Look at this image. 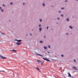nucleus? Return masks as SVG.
Segmentation results:
<instances>
[{"instance_id":"nucleus-19","label":"nucleus","mask_w":78,"mask_h":78,"mask_svg":"<svg viewBox=\"0 0 78 78\" xmlns=\"http://www.w3.org/2000/svg\"><path fill=\"white\" fill-rule=\"evenodd\" d=\"M5 72V71H0V72Z\"/></svg>"},{"instance_id":"nucleus-43","label":"nucleus","mask_w":78,"mask_h":78,"mask_svg":"<svg viewBox=\"0 0 78 78\" xmlns=\"http://www.w3.org/2000/svg\"><path fill=\"white\" fill-rule=\"evenodd\" d=\"M33 30H32V31H33Z\"/></svg>"},{"instance_id":"nucleus-27","label":"nucleus","mask_w":78,"mask_h":78,"mask_svg":"<svg viewBox=\"0 0 78 78\" xmlns=\"http://www.w3.org/2000/svg\"><path fill=\"white\" fill-rule=\"evenodd\" d=\"M10 4H11V5H12V4H13L12 2H11V3H10Z\"/></svg>"},{"instance_id":"nucleus-47","label":"nucleus","mask_w":78,"mask_h":78,"mask_svg":"<svg viewBox=\"0 0 78 78\" xmlns=\"http://www.w3.org/2000/svg\"><path fill=\"white\" fill-rule=\"evenodd\" d=\"M52 30H53V29H52Z\"/></svg>"},{"instance_id":"nucleus-44","label":"nucleus","mask_w":78,"mask_h":78,"mask_svg":"<svg viewBox=\"0 0 78 78\" xmlns=\"http://www.w3.org/2000/svg\"><path fill=\"white\" fill-rule=\"evenodd\" d=\"M38 26L39 27V25H38Z\"/></svg>"},{"instance_id":"nucleus-7","label":"nucleus","mask_w":78,"mask_h":78,"mask_svg":"<svg viewBox=\"0 0 78 78\" xmlns=\"http://www.w3.org/2000/svg\"><path fill=\"white\" fill-rule=\"evenodd\" d=\"M10 51H14V52H16V51H17L15 50H10Z\"/></svg>"},{"instance_id":"nucleus-20","label":"nucleus","mask_w":78,"mask_h":78,"mask_svg":"<svg viewBox=\"0 0 78 78\" xmlns=\"http://www.w3.org/2000/svg\"><path fill=\"white\" fill-rule=\"evenodd\" d=\"M67 21H68V22H69V19H67Z\"/></svg>"},{"instance_id":"nucleus-33","label":"nucleus","mask_w":78,"mask_h":78,"mask_svg":"<svg viewBox=\"0 0 78 78\" xmlns=\"http://www.w3.org/2000/svg\"><path fill=\"white\" fill-rule=\"evenodd\" d=\"M2 7H0V9H2Z\"/></svg>"},{"instance_id":"nucleus-40","label":"nucleus","mask_w":78,"mask_h":78,"mask_svg":"<svg viewBox=\"0 0 78 78\" xmlns=\"http://www.w3.org/2000/svg\"><path fill=\"white\" fill-rule=\"evenodd\" d=\"M57 24H58V23L57 22Z\"/></svg>"},{"instance_id":"nucleus-8","label":"nucleus","mask_w":78,"mask_h":78,"mask_svg":"<svg viewBox=\"0 0 78 78\" xmlns=\"http://www.w3.org/2000/svg\"><path fill=\"white\" fill-rule=\"evenodd\" d=\"M35 69H37V70H38V71H39V68H38V67H35Z\"/></svg>"},{"instance_id":"nucleus-24","label":"nucleus","mask_w":78,"mask_h":78,"mask_svg":"<svg viewBox=\"0 0 78 78\" xmlns=\"http://www.w3.org/2000/svg\"><path fill=\"white\" fill-rule=\"evenodd\" d=\"M42 20H41V19L40 20V22H42Z\"/></svg>"},{"instance_id":"nucleus-5","label":"nucleus","mask_w":78,"mask_h":78,"mask_svg":"<svg viewBox=\"0 0 78 78\" xmlns=\"http://www.w3.org/2000/svg\"><path fill=\"white\" fill-rule=\"evenodd\" d=\"M68 75H69V76H70V77H73L72 76H71V75L70 74V73L69 72H68Z\"/></svg>"},{"instance_id":"nucleus-31","label":"nucleus","mask_w":78,"mask_h":78,"mask_svg":"<svg viewBox=\"0 0 78 78\" xmlns=\"http://www.w3.org/2000/svg\"><path fill=\"white\" fill-rule=\"evenodd\" d=\"M66 34L67 35H69V34L66 33Z\"/></svg>"},{"instance_id":"nucleus-14","label":"nucleus","mask_w":78,"mask_h":78,"mask_svg":"<svg viewBox=\"0 0 78 78\" xmlns=\"http://www.w3.org/2000/svg\"><path fill=\"white\" fill-rule=\"evenodd\" d=\"M1 34H3L4 35H5V33H1Z\"/></svg>"},{"instance_id":"nucleus-3","label":"nucleus","mask_w":78,"mask_h":78,"mask_svg":"<svg viewBox=\"0 0 78 78\" xmlns=\"http://www.w3.org/2000/svg\"><path fill=\"white\" fill-rule=\"evenodd\" d=\"M16 41H17V42H21L22 41V40H17V39H16Z\"/></svg>"},{"instance_id":"nucleus-41","label":"nucleus","mask_w":78,"mask_h":78,"mask_svg":"<svg viewBox=\"0 0 78 78\" xmlns=\"http://www.w3.org/2000/svg\"><path fill=\"white\" fill-rule=\"evenodd\" d=\"M48 53H49V52H48Z\"/></svg>"},{"instance_id":"nucleus-9","label":"nucleus","mask_w":78,"mask_h":78,"mask_svg":"<svg viewBox=\"0 0 78 78\" xmlns=\"http://www.w3.org/2000/svg\"><path fill=\"white\" fill-rule=\"evenodd\" d=\"M73 68L74 69V70H76V69H77L76 67H75V66H73Z\"/></svg>"},{"instance_id":"nucleus-35","label":"nucleus","mask_w":78,"mask_h":78,"mask_svg":"<svg viewBox=\"0 0 78 78\" xmlns=\"http://www.w3.org/2000/svg\"><path fill=\"white\" fill-rule=\"evenodd\" d=\"M47 29L48 30V27H47Z\"/></svg>"},{"instance_id":"nucleus-15","label":"nucleus","mask_w":78,"mask_h":78,"mask_svg":"<svg viewBox=\"0 0 78 78\" xmlns=\"http://www.w3.org/2000/svg\"><path fill=\"white\" fill-rule=\"evenodd\" d=\"M69 27L70 28H71V29H72V28H72V27H71V26H69Z\"/></svg>"},{"instance_id":"nucleus-13","label":"nucleus","mask_w":78,"mask_h":78,"mask_svg":"<svg viewBox=\"0 0 78 78\" xmlns=\"http://www.w3.org/2000/svg\"><path fill=\"white\" fill-rule=\"evenodd\" d=\"M40 42L42 44V43H43V41H40Z\"/></svg>"},{"instance_id":"nucleus-12","label":"nucleus","mask_w":78,"mask_h":78,"mask_svg":"<svg viewBox=\"0 0 78 78\" xmlns=\"http://www.w3.org/2000/svg\"><path fill=\"white\" fill-rule=\"evenodd\" d=\"M36 55H38V56H39V54L37 53H36Z\"/></svg>"},{"instance_id":"nucleus-30","label":"nucleus","mask_w":78,"mask_h":78,"mask_svg":"<svg viewBox=\"0 0 78 78\" xmlns=\"http://www.w3.org/2000/svg\"><path fill=\"white\" fill-rule=\"evenodd\" d=\"M63 16H64L63 15H61V16H62V17H63Z\"/></svg>"},{"instance_id":"nucleus-21","label":"nucleus","mask_w":78,"mask_h":78,"mask_svg":"<svg viewBox=\"0 0 78 78\" xmlns=\"http://www.w3.org/2000/svg\"><path fill=\"white\" fill-rule=\"evenodd\" d=\"M48 47L49 48H50V45H48Z\"/></svg>"},{"instance_id":"nucleus-17","label":"nucleus","mask_w":78,"mask_h":78,"mask_svg":"<svg viewBox=\"0 0 78 78\" xmlns=\"http://www.w3.org/2000/svg\"><path fill=\"white\" fill-rule=\"evenodd\" d=\"M39 56H41L42 57H44V56H43V55H42L41 54H39Z\"/></svg>"},{"instance_id":"nucleus-2","label":"nucleus","mask_w":78,"mask_h":78,"mask_svg":"<svg viewBox=\"0 0 78 78\" xmlns=\"http://www.w3.org/2000/svg\"><path fill=\"white\" fill-rule=\"evenodd\" d=\"M43 59H44V60H45V61H50V60L49 59H48V58H43Z\"/></svg>"},{"instance_id":"nucleus-29","label":"nucleus","mask_w":78,"mask_h":78,"mask_svg":"<svg viewBox=\"0 0 78 78\" xmlns=\"http://www.w3.org/2000/svg\"><path fill=\"white\" fill-rule=\"evenodd\" d=\"M30 36H32V34L31 33H30Z\"/></svg>"},{"instance_id":"nucleus-39","label":"nucleus","mask_w":78,"mask_h":78,"mask_svg":"<svg viewBox=\"0 0 78 78\" xmlns=\"http://www.w3.org/2000/svg\"><path fill=\"white\" fill-rule=\"evenodd\" d=\"M44 37H45V38H46V36H44Z\"/></svg>"},{"instance_id":"nucleus-36","label":"nucleus","mask_w":78,"mask_h":78,"mask_svg":"<svg viewBox=\"0 0 78 78\" xmlns=\"http://www.w3.org/2000/svg\"><path fill=\"white\" fill-rule=\"evenodd\" d=\"M39 27H41V25H39Z\"/></svg>"},{"instance_id":"nucleus-16","label":"nucleus","mask_w":78,"mask_h":78,"mask_svg":"<svg viewBox=\"0 0 78 78\" xmlns=\"http://www.w3.org/2000/svg\"><path fill=\"white\" fill-rule=\"evenodd\" d=\"M42 30V28H40L39 29V31H41V30Z\"/></svg>"},{"instance_id":"nucleus-37","label":"nucleus","mask_w":78,"mask_h":78,"mask_svg":"<svg viewBox=\"0 0 78 78\" xmlns=\"http://www.w3.org/2000/svg\"><path fill=\"white\" fill-rule=\"evenodd\" d=\"M67 2V0L65 1V2Z\"/></svg>"},{"instance_id":"nucleus-32","label":"nucleus","mask_w":78,"mask_h":78,"mask_svg":"<svg viewBox=\"0 0 78 78\" xmlns=\"http://www.w3.org/2000/svg\"><path fill=\"white\" fill-rule=\"evenodd\" d=\"M23 5H25V3H23Z\"/></svg>"},{"instance_id":"nucleus-46","label":"nucleus","mask_w":78,"mask_h":78,"mask_svg":"<svg viewBox=\"0 0 78 78\" xmlns=\"http://www.w3.org/2000/svg\"><path fill=\"white\" fill-rule=\"evenodd\" d=\"M26 36H27V35H26Z\"/></svg>"},{"instance_id":"nucleus-6","label":"nucleus","mask_w":78,"mask_h":78,"mask_svg":"<svg viewBox=\"0 0 78 78\" xmlns=\"http://www.w3.org/2000/svg\"><path fill=\"white\" fill-rule=\"evenodd\" d=\"M17 45H20L21 44V43H19V42H17L16 43Z\"/></svg>"},{"instance_id":"nucleus-26","label":"nucleus","mask_w":78,"mask_h":78,"mask_svg":"<svg viewBox=\"0 0 78 78\" xmlns=\"http://www.w3.org/2000/svg\"><path fill=\"white\" fill-rule=\"evenodd\" d=\"M62 9H64V8H62Z\"/></svg>"},{"instance_id":"nucleus-22","label":"nucleus","mask_w":78,"mask_h":78,"mask_svg":"<svg viewBox=\"0 0 78 78\" xmlns=\"http://www.w3.org/2000/svg\"><path fill=\"white\" fill-rule=\"evenodd\" d=\"M3 6H4V7H5V5H4V4H3L2 5Z\"/></svg>"},{"instance_id":"nucleus-38","label":"nucleus","mask_w":78,"mask_h":78,"mask_svg":"<svg viewBox=\"0 0 78 78\" xmlns=\"http://www.w3.org/2000/svg\"><path fill=\"white\" fill-rule=\"evenodd\" d=\"M58 12H59L60 13V12H61V11H59Z\"/></svg>"},{"instance_id":"nucleus-25","label":"nucleus","mask_w":78,"mask_h":78,"mask_svg":"<svg viewBox=\"0 0 78 78\" xmlns=\"http://www.w3.org/2000/svg\"><path fill=\"white\" fill-rule=\"evenodd\" d=\"M61 56H62V57H64V55H62Z\"/></svg>"},{"instance_id":"nucleus-28","label":"nucleus","mask_w":78,"mask_h":78,"mask_svg":"<svg viewBox=\"0 0 78 78\" xmlns=\"http://www.w3.org/2000/svg\"><path fill=\"white\" fill-rule=\"evenodd\" d=\"M74 61L75 62H76V60L74 59Z\"/></svg>"},{"instance_id":"nucleus-10","label":"nucleus","mask_w":78,"mask_h":78,"mask_svg":"<svg viewBox=\"0 0 78 78\" xmlns=\"http://www.w3.org/2000/svg\"><path fill=\"white\" fill-rule=\"evenodd\" d=\"M0 11H2V12H3L4 10H3V9H1V10H0Z\"/></svg>"},{"instance_id":"nucleus-18","label":"nucleus","mask_w":78,"mask_h":78,"mask_svg":"<svg viewBox=\"0 0 78 78\" xmlns=\"http://www.w3.org/2000/svg\"><path fill=\"white\" fill-rule=\"evenodd\" d=\"M42 5L43 6H45V5L44 4V3H43L42 4Z\"/></svg>"},{"instance_id":"nucleus-4","label":"nucleus","mask_w":78,"mask_h":78,"mask_svg":"<svg viewBox=\"0 0 78 78\" xmlns=\"http://www.w3.org/2000/svg\"><path fill=\"white\" fill-rule=\"evenodd\" d=\"M39 63L41 64V66H42V64H43V62L41 60H39Z\"/></svg>"},{"instance_id":"nucleus-11","label":"nucleus","mask_w":78,"mask_h":78,"mask_svg":"<svg viewBox=\"0 0 78 78\" xmlns=\"http://www.w3.org/2000/svg\"><path fill=\"white\" fill-rule=\"evenodd\" d=\"M44 49H47V47L44 46Z\"/></svg>"},{"instance_id":"nucleus-42","label":"nucleus","mask_w":78,"mask_h":78,"mask_svg":"<svg viewBox=\"0 0 78 78\" xmlns=\"http://www.w3.org/2000/svg\"><path fill=\"white\" fill-rule=\"evenodd\" d=\"M52 6V7H53V6Z\"/></svg>"},{"instance_id":"nucleus-1","label":"nucleus","mask_w":78,"mask_h":78,"mask_svg":"<svg viewBox=\"0 0 78 78\" xmlns=\"http://www.w3.org/2000/svg\"><path fill=\"white\" fill-rule=\"evenodd\" d=\"M0 58H1L3 59H6V58L2 56V55L0 56Z\"/></svg>"},{"instance_id":"nucleus-23","label":"nucleus","mask_w":78,"mask_h":78,"mask_svg":"<svg viewBox=\"0 0 78 78\" xmlns=\"http://www.w3.org/2000/svg\"><path fill=\"white\" fill-rule=\"evenodd\" d=\"M37 62H39V60H37Z\"/></svg>"},{"instance_id":"nucleus-34","label":"nucleus","mask_w":78,"mask_h":78,"mask_svg":"<svg viewBox=\"0 0 78 78\" xmlns=\"http://www.w3.org/2000/svg\"><path fill=\"white\" fill-rule=\"evenodd\" d=\"M57 19H58V20H59V18H57Z\"/></svg>"},{"instance_id":"nucleus-45","label":"nucleus","mask_w":78,"mask_h":78,"mask_svg":"<svg viewBox=\"0 0 78 78\" xmlns=\"http://www.w3.org/2000/svg\"><path fill=\"white\" fill-rule=\"evenodd\" d=\"M77 1H78V0H77Z\"/></svg>"}]
</instances>
